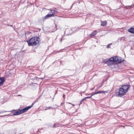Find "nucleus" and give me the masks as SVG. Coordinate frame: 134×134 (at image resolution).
Segmentation results:
<instances>
[{
  "label": "nucleus",
  "mask_w": 134,
  "mask_h": 134,
  "mask_svg": "<svg viewBox=\"0 0 134 134\" xmlns=\"http://www.w3.org/2000/svg\"><path fill=\"white\" fill-rule=\"evenodd\" d=\"M50 10L51 11V12H50V13H51V14H53V15L57 13V9L56 8H55L53 9H50Z\"/></svg>",
  "instance_id": "7"
},
{
  "label": "nucleus",
  "mask_w": 134,
  "mask_h": 134,
  "mask_svg": "<svg viewBox=\"0 0 134 134\" xmlns=\"http://www.w3.org/2000/svg\"><path fill=\"white\" fill-rule=\"evenodd\" d=\"M100 1H101V0H100Z\"/></svg>",
  "instance_id": "34"
},
{
  "label": "nucleus",
  "mask_w": 134,
  "mask_h": 134,
  "mask_svg": "<svg viewBox=\"0 0 134 134\" xmlns=\"http://www.w3.org/2000/svg\"><path fill=\"white\" fill-rule=\"evenodd\" d=\"M23 113H24V112L23 111V109H21L19 111L14 113L13 114V115H16L21 114H22Z\"/></svg>",
  "instance_id": "6"
},
{
  "label": "nucleus",
  "mask_w": 134,
  "mask_h": 134,
  "mask_svg": "<svg viewBox=\"0 0 134 134\" xmlns=\"http://www.w3.org/2000/svg\"><path fill=\"white\" fill-rule=\"evenodd\" d=\"M94 89V88H91V89H90V90H93V89Z\"/></svg>",
  "instance_id": "25"
},
{
  "label": "nucleus",
  "mask_w": 134,
  "mask_h": 134,
  "mask_svg": "<svg viewBox=\"0 0 134 134\" xmlns=\"http://www.w3.org/2000/svg\"><path fill=\"white\" fill-rule=\"evenodd\" d=\"M94 95V93H92L91 95V97L92 96H93Z\"/></svg>",
  "instance_id": "21"
},
{
  "label": "nucleus",
  "mask_w": 134,
  "mask_h": 134,
  "mask_svg": "<svg viewBox=\"0 0 134 134\" xmlns=\"http://www.w3.org/2000/svg\"><path fill=\"white\" fill-rule=\"evenodd\" d=\"M60 125L59 124H54L53 126L54 127H56L59 126Z\"/></svg>",
  "instance_id": "12"
},
{
  "label": "nucleus",
  "mask_w": 134,
  "mask_h": 134,
  "mask_svg": "<svg viewBox=\"0 0 134 134\" xmlns=\"http://www.w3.org/2000/svg\"><path fill=\"white\" fill-rule=\"evenodd\" d=\"M35 103H33L31 105L23 109V112L24 113H25L29 109L33 107V105Z\"/></svg>",
  "instance_id": "5"
},
{
  "label": "nucleus",
  "mask_w": 134,
  "mask_h": 134,
  "mask_svg": "<svg viewBox=\"0 0 134 134\" xmlns=\"http://www.w3.org/2000/svg\"><path fill=\"white\" fill-rule=\"evenodd\" d=\"M130 86L129 85H124L121 86L120 88H119L118 92L119 95L121 97L125 94L127 92Z\"/></svg>",
  "instance_id": "2"
},
{
  "label": "nucleus",
  "mask_w": 134,
  "mask_h": 134,
  "mask_svg": "<svg viewBox=\"0 0 134 134\" xmlns=\"http://www.w3.org/2000/svg\"><path fill=\"white\" fill-rule=\"evenodd\" d=\"M107 24V23L106 21H104L101 22V25L102 26H105Z\"/></svg>",
  "instance_id": "10"
},
{
  "label": "nucleus",
  "mask_w": 134,
  "mask_h": 134,
  "mask_svg": "<svg viewBox=\"0 0 134 134\" xmlns=\"http://www.w3.org/2000/svg\"><path fill=\"white\" fill-rule=\"evenodd\" d=\"M129 32L131 33H134V26H132L128 30Z\"/></svg>",
  "instance_id": "9"
},
{
  "label": "nucleus",
  "mask_w": 134,
  "mask_h": 134,
  "mask_svg": "<svg viewBox=\"0 0 134 134\" xmlns=\"http://www.w3.org/2000/svg\"><path fill=\"white\" fill-rule=\"evenodd\" d=\"M85 98H83V99H82L81 100V102H80V104H81V103L84 100H85Z\"/></svg>",
  "instance_id": "16"
},
{
  "label": "nucleus",
  "mask_w": 134,
  "mask_h": 134,
  "mask_svg": "<svg viewBox=\"0 0 134 134\" xmlns=\"http://www.w3.org/2000/svg\"><path fill=\"white\" fill-rule=\"evenodd\" d=\"M84 92H85V91L83 92H82V93H84Z\"/></svg>",
  "instance_id": "32"
},
{
  "label": "nucleus",
  "mask_w": 134,
  "mask_h": 134,
  "mask_svg": "<svg viewBox=\"0 0 134 134\" xmlns=\"http://www.w3.org/2000/svg\"><path fill=\"white\" fill-rule=\"evenodd\" d=\"M68 103L69 104H71L72 105H73V106H75V105L73 104H71V103Z\"/></svg>",
  "instance_id": "22"
},
{
  "label": "nucleus",
  "mask_w": 134,
  "mask_h": 134,
  "mask_svg": "<svg viewBox=\"0 0 134 134\" xmlns=\"http://www.w3.org/2000/svg\"><path fill=\"white\" fill-rule=\"evenodd\" d=\"M105 92H107L106 91H99L98 92H97V94H99L100 93H104Z\"/></svg>",
  "instance_id": "13"
},
{
  "label": "nucleus",
  "mask_w": 134,
  "mask_h": 134,
  "mask_svg": "<svg viewBox=\"0 0 134 134\" xmlns=\"http://www.w3.org/2000/svg\"><path fill=\"white\" fill-rule=\"evenodd\" d=\"M47 108H48V109H53V108L51 107H47Z\"/></svg>",
  "instance_id": "18"
},
{
  "label": "nucleus",
  "mask_w": 134,
  "mask_h": 134,
  "mask_svg": "<svg viewBox=\"0 0 134 134\" xmlns=\"http://www.w3.org/2000/svg\"><path fill=\"white\" fill-rule=\"evenodd\" d=\"M62 38H61V41H60L61 42H62Z\"/></svg>",
  "instance_id": "28"
},
{
  "label": "nucleus",
  "mask_w": 134,
  "mask_h": 134,
  "mask_svg": "<svg viewBox=\"0 0 134 134\" xmlns=\"http://www.w3.org/2000/svg\"><path fill=\"white\" fill-rule=\"evenodd\" d=\"M0 82L2 80H3V83L4 82V77H0Z\"/></svg>",
  "instance_id": "14"
},
{
  "label": "nucleus",
  "mask_w": 134,
  "mask_h": 134,
  "mask_svg": "<svg viewBox=\"0 0 134 134\" xmlns=\"http://www.w3.org/2000/svg\"><path fill=\"white\" fill-rule=\"evenodd\" d=\"M35 103H33L31 105L23 109V112L24 113H25L29 109L33 107V105Z\"/></svg>",
  "instance_id": "4"
},
{
  "label": "nucleus",
  "mask_w": 134,
  "mask_h": 134,
  "mask_svg": "<svg viewBox=\"0 0 134 134\" xmlns=\"http://www.w3.org/2000/svg\"><path fill=\"white\" fill-rule=\"evenodd\" d=\"M63 97L64 98L65 97V95L64 94H63Z\"/></svg>",
  "instance_id": "29"
},
{
  "label": "nucleus",
  "mask_w": 134,
  "mask_h": 134,
  "mask_svg": "<svg viewBox=\"0 0 134 134\" xmlns=\"http://www.w3.org/2000/svg\"><path fill=\"white\" fill-rule=\"evenodd\" d=\"M124 61V59L119 57H114L110 58L109 60L105 59L104 60V62L108 65H109L110 62L117 63H122Z\"/></svg>",
  "instance_id": "1"
},
{
  "label": "nucleus",
  "mask_w": 134,
  "mask_h": 134,
  "mask_svg": "<svg viewBox=\"0 0 134 134\" xmlns=\"http://www.w3.org/2000/svg\"><path fill=\"white\" fill-rule=\"evenodd\" d=\"M90 94H88V95H90Z\"/></svg>",
  "instance_id": "33"
},
{
  "label": "nucleus",
  "mask_w": 134,
  "mask_h": 134,
  "mask_svg": "<svg viewBox=\"0 0 134 134\" xmlns=\"http://www.w3.org/2000/svg\"><path fill=\"white\" fill-rule=\"evenodd\" d=\"M75 29H78V28H76V27H75Z\"/></svg>",
  "instance_id": "30"
},
{
  "label": "nucleus",
  "mask_w": 134,
  "mask_h": 134,
  "mask_svg": "<svg viewBox=\"0 0 134 134\" xmlns=\"http://www.w3.org/2000/svg\"><path fill=\"white\" fill-rule=\"evenodd\" d=\"M96 34L97 31H95L93 32L92 34H91L90 35V36H94L95 35H96Z\"/></svg>",
  "instance_id": "11"
},
{
  "label": "nucleus",
  "mask_w": 134,
  "mask_h": 134,
  "mask_svg": "<svg viewBox=\"0 0 134 134\" xmlns=\"http://www.w3.org/2000/svg\"><path fill=\"white\" fill-rule=\"evenodd\" d=\"M49 13H48L47 15H46L44 17L45 19H47L49 17H52L54 16V15L51 14L50 12H49Z\"/></svg>",
  "instance_id": "8"
},
{
  "label": "nucleus",
  "mask_w": 134,
  "mask_h": 134,
  "mask_svg": "<svg viewBox=\"0 0 134 134\" xmlns=\"http://www.w3.org/2000/svg\"><path fill=\"white\" fill-rule=\"evenodd\" d=\"M94 93V95L97 94V92H95V93Z\"/></svg>",
  "instance_id": "24"
},
{
  "label": "nucleus",
  "mask_w": 134,
  "mask_h": 134,
  "mask_svg": "<svg viewBox=\"0 0 134 134\" xmlns=\"http://www.w3.org/2000/svg\"><path fill=\"white\" fill-rule=\"evenodd\" d=\"M81 92H80V94H81V96H82V94Z\"/></svg>",
  "instance_id": "26"
},
{
  "label": "nucleus",
  "mask_w": 134,
  "mask_h": 134,
  "mask_svg": "<svg viewBox=\"0 0 134 134\" xmlns=\"http://www.w3.org/2000/svg\"><path fill=\"white\" fill-rule=\"evenodd\" d=\"M6 112V111H3V112Z\"/></svg>",
  "instance_id": "31"
},
{
  "label": "nucleus",
  "mask_w": 134,
  "mask_h": 134,
  "mask_svg": "<svg viewBox=\"0 0 134 134\" xmlns=\"http://www.w3.org/2000/svg\"><path fill=\"white\" fill-rule=\"evenodd\" d=\"M7 25L8 26H10L11 27H12V25H9L8 24H7Z\"/></svg>",
  "instance_id": "20"
},
{
  "label": "nucleus",
  "mask_w": 134,
  "mask_h": 134,
  "mask_svg": "<svg viewBox=\"0 0 134 134\" xmlns=\"http://www.w3.org/2000/svg\"><path fill=\"white\" fill-rule=\"evenodd\" d=\"M111 45V43H110L108 44L107 46V48H110V46Z\"/></svg>",
  "instance_id": "15"
},
{
  "label": "nucleus",
  "mask_w": 134,
  "mask_h": 134,
  "mask_svg": "<svg viewBox=\"0 0 134 134\" xmlns=\"http://www.w3.org/2000/svg\"><path fill=\"white\" fill-rule=\"evenodd\" d=\"M91 96L90 97H86L85 98V99H87L90 98H91Z\"/></svg>",
  "instance_id": "17"
},
{
  "label": "nucleus",
  "mask_w": 134,
  "mask_h": 134,
  "mask_svg": "<svg viewBox=\"0 0 134 134\" xmlns=\"http://www.w3.org/2000/svg\"><path fill=\"white\" fill-rule=\"evenodd\" d=\"M48 109V108H45V109H45V110H47V109Z\"/></svg>",
  "instance_id": "27"
},
{
  "label": "nucleus",
  "mask_w": 134,
  "mask_h": 134,
  "mask_svg": "<svg viewBox=\"0 0 134 134\" xmlns=\"http://www.w3.org/2000/svg\"><path fill=\"white\" fill-rule=\"evenodd\" d=\"M62 52V50H60L58 51H57V53H59Z\"/></svg>",
  "instance_id": "19"
},
{
  "label": "nucleus",
  "mask_w": 134,
  "mask_h": 134,
  "mask_svg": "<svg viewBox=\"0 0 134 134\" xmlns=\"http://www.w3.org/2000/svg\"><path fill=\"white\" fill-rule=\"evenodd\" d=\"M132 6H133V5H130V6H128V7H132Z\"/></svg>",
  "instance_id": "23"
},
{
  "label": "nucleus",
  "mask_w": 134,
  "mask_h": 134,
  "mask_svg": "<svg viewBox=\"0 0 134 134\" xmlns=\"http://www.w3.org/2000/svg\"><path fill=\"white\" fill-rule=\"evenodd\" d=\"M40 38L37 37H34L27 41L29 46H36L39 44Z\"/></svg>",
  "instance_id": "3"
}]
</instances>
